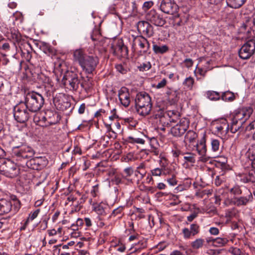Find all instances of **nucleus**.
<instances>
[{"mask_svg":"<svg viewBox=\"0 0 255 255\" xmlns=\"http://www.w3.org/2000/svg\"><path fill=\"white\" fill-rule=\"evenodd\" d=\"M221 98L225 102H231L235 100L236 97L234 93L227 91L222 93Z\"/></svg>","mask_w":255,"mask_h":255,"instance_id":"nucleus-32","label":"nucleus"},{"mask_svg":"<svg viewBox=\"0 0 255 255\" xmlns=\"http://www.w3.org/2000/svg\"><path fill=\"white\" fill-rule=\"evenodd\" d=\"M30 111L33 113L40 110L44 103L43 96L35 92L32 91L26 93L24 97V101L23 102Z\"/></svg>","mask_w":255,"mask_h":255,"instance_id":"nucleus-2","label":"nucleus"},{"mask_svg":"<svg viewBox=\"0 0 255 255\" xmlns=\"http://www.w3.org/2000/svg\"><path fill=\"white\" fill-rule=\"evenodd\" d=\"M124 161L125 162H129L134 160V156L133 154L129 153L126 156L123 157Z\"/></svg>","mask_w":255,"mask_h":255,"instance_id":"nucleus-63","label":"nucleus"},{"mask_svg":"<svg viewBox=\"0 0 255 255\" xmlns=\"http://www.w3.org/2000/svg\"><path fill=\"white\" fill-rule=\"evenodd\" d=\"M230 192L235 196H238L241 195L242 193V190L239 186H235L230 189Z\"/></svg>","mask_w":255,"mask_h":255,"instance_id":"nucleus-56","label":"nucleus"},{"mask_svg":"<svg viewBox=\"0 0 255 255\" xmlns=\"http://www.w3.org/2000/svg\"><path fill=\"white\" fill-rule=\"evenodd\" d=\"M151 68V64L150 62L142 63L138 66V69L141 72L147 71Z\"/></svg>","mask_w":255,"mask_h":255,"instance_id":"nucleus-48","label":"nucleus"},{"mask_svg":"<svg viewBox=\"0 0 255 255\" xmlns=\"http://www.w3.org/2000/svg\"><path fill=\"white\" fill-rule=\"evenodd\" d=\"M62 246V244H59L58 245L54 246L53 247V255H60L62 251L61 250V247Z\"/></svg>","mask_w":255,"mask_h":255,"instance_id":"nucleus-60","label":"nucleus"},{"mask_svg":"<svg viewBox=\"0 0 255 255\" xmlns=\"http://www.w3.org/2000/svg\"><path fill=\"white\" fill-rule=\"evenodd\" d=\"M194 83V79L191 77L186 78L183 82V85L187 87L188 90H192L193 84Z\"/></svg>","mask_w":255,"mask_h":255,"instance_id":"nucleus-45","label":"nucleus"},{"mask_svg":"<svg viewBox=\"0 0 255 255\" xmlns=\"http://www.w3.org/2000/svg\"><path fill=\"white\" fill-rule=\"evenodd\" d=\"M118 96L121 103L125 107H128L130 102V95L128 89L125 87H122L119 91Z\"/></svg>","mask_w":255,"mask_h":255,"instance_id":"nucleus-19","label":"nucleus"},{"mask_svg":"<svg viewBox=\"0 0 255 255\" xmlns=\"http://www.w3.org/2000/svg\"><path fill=\"white\" fill-rule=\"evenodd\" d=\"M55 91V89L53 87V84L50 85L48 86H45L44 87V92H45V95L48 98H52L53 100V98H54V92Z\"/></svg>","mask_w":255,"mask_h":255,"instance_id":"nucleus-35","label":"nucleus"},{"mask_svg":"<svg viewBox=\"0 0 255 255\" xmlns=\"http://www.w3.org/2000/svg\"><path fill=\"white\" fill-rule=\"evenodd\" d=\"M99 193V184H96L92 187L90 194L93 198H95L98 196Z\"/></svg>","mask_w":255,"mask_h":255,"instance_id":"nucleus-57","label":"nucleus"},{"mask_svg":"<svg viewBox=\"0 0 255 255\" xmlns=\"http://www.w3.org/2000/svg\"><path fill=\"white\" fill-rule=\"evenodd\" d=\"M93 210L94 211L99 217H105L107 215L108 205L103 202L100 203H93Z\"/></svg>","mask_w":255,"mask_h":255,"instance_id":"nucleus-22","label":"nucleus"},{"mask_svg":"<svg viewBox=\"0 0 255 255\" xmlns=\"http://www.w3.org/2000/svg\"><path fill=\"white\" fill-rule=\"evenodd\" d=\"M10 38L14 42L19 43L21 39V35L18 30L14 28L10 29Z\"/></svg>","mask_w":255,"mask_h":255,"instance_id":"nucleus-38","label":"nucleus"},{"mask_svg":"<svg viewBox=\"0 0 255 255\" xmlns=\"http://www.w3.org/2000/svg\"><path fill=\"white\" fill-rule=\"evenodd\" d=\"M84 50L82 49H78L75 50L73 52V60L77 62L80 66L86 58Z\"/></svg>","mask_w":255,"mask_h":255,"instance_id":"nucleus-25","label":"nucleus"},{"mask_svg":"<svg viewBox=\"0 0 255 255\" xmlns=\"http://www.w3.org/2000/svg\"><path fill=\"white\" fill-rule=\"evenodd\" d=\"M224 174V173H222L216 177L215 184L217 186H220L225 181V178L223 177Z\"/></svg>","mask_w":255,"mask_h":255,"instance_id":"nucleus-54","label":"nucleus"},{"mask_svg":"<svg viewBox=\"0 0 255 255\" xmlns=\"http://www.w3.org/2000/svg\"><path fill=\"white\" fill-rule=\"evenodd\" d=\"M112 49L115 55L123 57H127L128 55V47L125 45L122 39H119L115 45L112 46Z\"/></svg>","mask_w":255,"mask_h":255,"instance_id":"nucleus-16","label":"nucleus"},{"mask_svg":"<svg viewBox=\"0 0 255 255\" xmlns=\"http://www.w3.org/2000/svg\"><path fill=\"white\" fill-rule=\"evenodd\" d=\"M206 97L211 101H218L221 98V95L218 92L214 91H208L206 92Z\"/></svg>","mask_w":255,"mask_h":255,"instance_id":"nucleus-34","label":"nucleus"},{"mask_svg":"<svg viewBox=\"0 0 255 255\" xmlns=\"http://www.w3.org/2000/svg\"><path fill=\"white\" fill-rule=\"evenodd\" d=\"M19 170L17 165L10 160H5L0 165V173L9 178L16 177Z\"/></svg>","mask_w":255,"mask_h":255,"instance_id":"nucleus-7","label":"nucleus"},{"mask_svg":"<svg viewBox=\"0 0 255 255\" xmlns=\"http://www.w3.org/2000/svg\"><path fill=\"white\" fill-rule=\"evenodd\" d=\"M255 52V39L248 40L239 50V57L244 60L248 59Z\"/></svg>","mask_w":255,"mask_h":255,"instance_id":"nucleus-8","label":"nucleus"},{"mask_svg":"<svg viewBox=\"0 0 255 255\" xmlns=\"http://www.w3.org/2000/svg\"><path fill=\"white\" fill-rule=\"evenodd\" d=\"M247 154L252 162L255 160V143H252L250 146Z\"/></svg>","mask_w":255,"mask_h":255,"instance_id":"nucleus-43","label":"nucleus"},{"mask_svg":"<svg viewBox=\"0 0 255 255\" xmlns=\"http://www.w3.org/2000/svg\"><path fill=\"white\" fill-rule=\"evenodd\" d=\"M244 128L243 127V124L241 123L234 122V120H232L231 123L230 130L232 133H236L238 130L241 129L242 130Z\"/></svg>","mask_w":255,"mask_h":255,"instance_id":"nucleus-42","label":"nucleus"},{"mask_svg":"<svg viewBox=\"0 0 255 255\" xmlns=\"http://www.w3.org/2000/svg\"><path fill=\"white\" fill-rule=\"evenodd\" d=\"M247 0H227V4L233 8H239L246 2Z\"/></svg>","mask_w":255,"mask_h":255,"instance_id":"nucleus-30","label":"nucleus"},{"mask_svg":"<svg viewBox=\"0 0 255 255\" xmlns=\"http://www.w3.org/2000/svg\"><path fill=\"white\" fill-rule=\"evenodd\" d=\"M12 203L10 201L6 199L0 200V215L9 213L11 210Z\"/></svg>","mask_w":255,"mask_h":255,"instance_id":"nucleus-24","label":"nucleus"},{"mask_svg":"<svg viewBox=\"0 0 255 255\" xmlns=\"http://www.w3.org/2000/svg\"><path fill=\"white\" fill-rule=\"evenodd\" d=\"M223 0H207V3L209 6L212 5L216 6L219 8L222 5Z\"/></svg>","mask_w":255,"mask_h":255,"instance_id":"nucleus-51","label":"nucleus"},{"mask_svg":"<svg viewBox=\"0 0 255 255\" xmlns=\"http://www.w3.org/2000/svg\"><path fill=\"white\" fill-rule=\"evenodd\" d=\"M56 108L60 111H65L70 107L71 103L63 93H58L55 95L53 100Z\"/></svg>","mask_w":255,"mask_h":255,"instance_id":"nucleus-10","label":"nucleus"},{"mask_svg":"<svg viewBox=\"0 0 255 255\" xmlns=\"http://www.w3.org/2000/svg\"><path fill=\"white\" fill-rule=\"evenodd\" d=\"M244 120H248L253 112V109L251 107H245L239 108Z\"/></svg>","mask_w":255,"mask_h":255,"instance_id":"nucleus-33","label":"nucleus"},{"mask_svg":"<svg viewBox=\"0 0 255 255\" xmlns=\"http://www.w3.org/2000/svg\"><path fill=\"white\" fill-rule=\"evenodd\" d=\"M135 246L136 247L135 248V250L134 251V252H135L138 250H140L141 249L145 248L147 246V243L145 241L141 240L139 241L137 244H135Z\"/></svg>","mask_w":255,"mask_h":255,"instance_id":"nucleus-52","label":"nucleus"},{"mask_svg":"<svg viewBox=\"0 0 255 255\" xmlns=\"http://www.w3.org/2000/svg\"><path fill=\"white\" fill-rule=\"evenodd\" d=\"M189 122L186 119L181 120L180 122L171 128V133L176 137L182 135L188 128Z\"/></svg>","mask_w":255,"mask_h":255,"instance_id":"nucleus-15","label":"nucleus"},{"mask_svg":"<svg viewBox=\"0 0 255 255\" xmlns=\"http://www.w3.org/2000/svg\"><path fill=\"white\" fill-rule=\"evenodd\" d=\"M13 113L14 119L19 123L26 122L34 114L27 108L23 102H20L13 107Z\"/></svg>","mask_w":255,"mask_h":255,"instance_id":"nucleus-3","label":"nucleus"},{"mask_svg":"<svg viewBox=\"0 0 255 255\" xmlns=\"http://www.w3.org/2000/svg\"><path fill=\"white\" fill-rule=\"evenodd\" d=\"M91 38L93 41L99 40L101 38L100 32L98 29H95L91 35Z\"/></svg>","mask_w":255,"mask_h":255,"instance_id":"nucleus-53","label":"nucleus"},{"mask_svg":"<svg viewBox=\"0 0 255 255\" xmlns=\"http://www.w3.org/2000/svg\"><path fill=\"white\" fill-rule=\"evenodd\" d=\"M39 212L40 209H39L35 210L33 212H30V213L29 214L28 218H29V219L30 220V221H32L37 217Z\"/></svg>","mask_w":255,"mask_h":255,"instance_id":"nucleus-62","label":"nucleus"},{"mask_svg":"<svg viewBox=\"0 0 255 255\" xmlns=\"http://www.w3.org/2000/svg\"><path fill=\"white\" fill-rule=\"evenodd\" d=\"M160 8L165 13L173 15L177 12L179 7L174 0H162Z\"/></svg>","mask_w":255,"mask_h":255,"instance_id":"nucleus-11","label":"nucleus"},{"mask_svg":"<svg viewBox=\"0 0 255 255\" xmlns=\"http://www.w3.org/2000/svg\"><path fill=\"white\" fill-rule=\"evenodd\" d=\"M34 153V150L27 145L14 146L12 151V156L15 157L17 161L30 158L33 156Z\"/></svg>","mask_w":255,"mask_h":255,"instance_id":"nucleus-6","label":"nucleus"},{"mask_svg":"<svg viewBox=\"0 0 255 255\" xmlns=\"http://www.w3.org/2000/svg\"><path fill=\"white\" fill-rule=\"evenodd\" d=\"M183 63L185 64V66L187 68L191 67L193 66V60L190 58H186L185 59Z\"/></svg>","mask_w":255,"mask_h":255,"instance_id":"nucleus-64","label":"nucleus"},{"mask_svg":"<svg viewBox=\"0 0 255 255\" xmlns=\"http://www.w3.org/2000/svg\"><path fill=\"white\" fill-rule=\"evenodd\" d=\"M184 163L193 164L196 162V154L192 152L183 153Z\"/></svg>","mask_w":255,"mask_h":255,"instance_id":"nucleus-29","label":"nucleus"},{"mask_svg":"<svg viewBox=\"0 0 255 255\" xmlns=\"http://www.w3.org/2000/svg\"><path fill=\"white\" fill-rule=\"evenodd\" d=\"M149 139H150V145H151V152H153L155 155H158L159 153V149L158 148H156L155 147L153 146V145L152 144L154 142H156V141H157L155 137H153L150 138Z\"/></svg>","mask_w":255,"mask_h":255,"instance_id":"nucleus-50","label":"nucleus"},{"mask_svg":"<svg viewBox=\"0 0 255 255\" xmlns=\"http://www.w3.org/2000/svg\"><path fill=\"white\" fill-rule=\"evenodd\" d=\"M159 158V168L163 170V175L166 176L169 173H171V170L173 169L169 166L167 160L165 157L160 154Z\"/></svg>","mask_w":255,"mask_h":255,"instance_id":"nucleus-23","label":"nucleus"},{"mask_svg":"<svg viewBox=\"0 0 255 255\" xmlns=\"http://www.w3.org/2000/svg\"><path fill=\"white\" fill-rule=\"evenodd\" d=\"M135 108L137 113L141 116L145 117L150 114L152 107L151 98L145 92L138 93L134 99Z\"/></svg>","mask_w":255,"mask_h":255,"instance_id":"nucleus-1","label":"nucleus"},{"mask_svg":"<svg viewBox=\"0 0 255 255\" xmlns=\"http://www.w3.org/2000/svg\"><path fill=\"white\" fill-rule=\"evenodd\" d=\"M196 137L197 134L196 132L193 130H189L186 133L185 136V138L187 141H188L189 142L191 143L193 142Z\"/></svg>","mask_w":255,"mask_h":255,"instance_id":"nucleus-46","label":"nucleus"},{"mask_svg":"<svg viewBox=\"0 0 255 255\" xmlns=\"http://www.w3.org/2000/svg\"><path fill=\"white\" fill-rule=\"evenodd\" d=\"M61 83L66 89L74 91L79 88L80 81L76 73L67 71L63 77Z\"/></svg>","mask_w":255,"mask_h":255,"instance_id":"nucleus-4","label":"nucleus"},{"mask_svg":"<svg viewBox=\"0 0 255 255\" xmlns=\"http://www.w3.org/2000/svg\"><path fill=\"white\" fill-rule=\"evenodd\" d=\"M205 137H203L199 142L196 144V150L198 154L201 155L200 160L206 162L208 161L210 157L207 156V147L206 145Z\"/></svg>","mask_w":255,"mask_h":255,"instance_id":"nucleus-18","label":"nucleus"},{"mask_svg":"<svg viewBox=\"0 0 255 255\" xmlns=\"http://www.w3.org/2000/svg\"><path fill=\"white\" fill-rule=\"evenodd\" d=\"M234 120V122H238L241 123L242 124H244L246 120H244L242 115L241 114V112L240 110V109H238L236 111H235L234 117L232 119Z\"/></svg>","mask_w":255,"mask_h":255,"instance_id":"nucleus-40","label":"nucleus"},{"mask_svg":"<svg viewBox=\"0 0 255 255\" xmlns=\"http://www.w3.org/2000/svg\"><path fill=\"white\" fill-rule=\"evenodd\" d=\"M124 207H125L124 206H119L117 208L114 209L110 217H112L118 216V217L119 218H122V216L124 214L123 210H124Z\"/></svg>","mask_w":255,"mask_h":255,"instance_id":"nucleus-44","label":"nucleus"},{"mask_svg":"<svg viewBox=\"0 0 255 255\" xmlns=\"http://www.w3.org/2000/svg\"><path fill=\"white\" fill-rule=\"evenodd\" d=\"M133 38L132 42V49L133 51L138 50L140 55L149 54L150 44L148 40L141 35L134 36L132 35Z\"/></svg>","mask_w":255,"mask_h":255,"instance_id":"nucleus-5","label":"nucleus"},{"mask_svg":"<svg viewBox=\"0 0 255 255\" xmlns=\"http://www.w3.org/2000/svg\"><path fill=\"white\" fill-rule=\"evenodd\" d=\"M169 48L166 45L153 44V51L156 54H163L167 52Z\"/></svg>","mask_w":255,"mask_h":255,"instance_id":"nucleus-31","label":"nucleus"},{"mask_svg":"<svg viewBox=\"0 0 255 255\" xmlns=\"http://www.w3.org/2000/svg\"><path fill=\"white\" fill-rule=\"evenodd\" d=\"M128 139L129 142L132 143H136L138 144H143L145 143L144 139L140 137L129 136Z\"/></svg>","mask_w":255,"mask_h":255,"instance_id":"nucleus-49","label":"nucleus"},{"mask_svg":"<svg viewBox=\"0 0 255 255\" xmlns=\"http://www.w3.org/2000/svg\"><path fill=\"white\" fill-rule=\"evenodd\" d=\"M47 163V160L44 157H36L30 159L27 161L26 164L28 167L33 170H40L45 167Z\"/></svg>","mask_w":255,"mask_h":255,"instance_id":"nucleus-14","label":"nucleus"},{"mask_svg":"<svg viewBox=\"0 0 255 255\" xmlns=\"http://www.w3.org/2000/svg\"><path fill=\"white\" fill-rule=\"evenodd\" d=\"M137 28L138 31L146 36L150 37L154 34L152 26L147 21H140L137 23Z\"/></svg>","mask_w":255,"mask_h":255,"instance_id":"nucleus-17","label":"nucleus"},{"mask_svg":"<svg viewBox=\"0 0 255 255\" xmlns=\"http://www.w3.org/2000/svg\"><path fill=\"white\" fill-rule=\"evenodd\" d=\"M45 114L48 118V125H55L59 122V119L58 118V114L57 113H53L51 111H48L46 112Z\"/></svg>","mask_w":255,"mask_h":255,"instance_id":"nucleus-27","label":"nucleus"},{"mask_svg":"<svg viewBox=\"0 0 255 255\" xmlns=\"http://www.w3.org/2000/svg\"><path fill=\"white\" fill-rule=\"evenodd\" d=\"M200 232V226L197 224H192L190 229L185 228L182 230L184 239H189L191 236H194Z\"/></svg>","mask_w":255,"mask_h":255,"instance_id":"nucleus-21","label":"nucleus"},{"mask_svg":"<svg viewBox=\"0 0 255 255\" xmlns=\"http://www.w3.org/2000/svg\"><path fill=\"white\" fill-rule=\"evenodd\" d=\"M116 68L118 72L122 74H126L128 71V68L122 64L117 65L116 66Z\"/></svg>","mask_w":255,"mask_h":255,"instance_id":"nucleus-55","label":"nucleus"},{"mask_svg":"<svg viewBox=\"0 0 255 255\" xmlns=\"http://www.w3.org/2000/svg\"><path fill=\"white\" fill-rule=\"evenodd\" d=\"M99 60L96 55H91L86 56L80 66L82 70L87 74H92L95 70Z\"/></svg>","mask_w":255,"mask_h":255,"instance_id":"nucleus-9","label":"nucleus"},{"mask_svg":"<svg viewBox=\"0 0 255 255\" xmlns=\"http://www.w3.org/2000/svg\"><path fill=\"white\" fill-rule=\"evenodd\" d=\"M249 193L246 196L234 197L229 201L230 204L238 207L245 206L253 201V196L251 192L249 190Z\"/></svg>","mask_w":255,"mask_h":255,"instance_id":"nucleus-12","label":"nucleus"},{"mask_svg":"<svg viewBox=\"0 0 255 255\" xmlns=\"http://www.w3.org/2000/svg\"><path fill=\"white\" fill-rule=\"evenodd\" d=\"M37 79L39 83L44 84L45 85V86H48L53 84V83L50 78L42 73L38 75Z\"/></svg>","mask_w":255,"mask_h":255,"instance_id":"nucleus-36","label":"nucleus"},{"mask_svg":"<svg viewBox=\"0 0 255 255\" xmlns=\"http://www.w3.org/2000/svg\"><path fill=\"white\" fill-rule=\"evenodd\" d=\"M240 30L242 32L247 31L249 34H251L252 31L255 30V19L249 16L246 17L245 21L240 27Z\"/></svg>","mask_w":255,"mask_h":255,"instance_id":"nucleus-20","label":"nucleus"},{"mask_svg":"<svg viewBox=\"0 0 255 255\" xmlns=\"http://www.w3.org/2000/svg\"><path fill=\"white\" fill-rule=\"evenodd\" d=\"M215 128L217 134L225 135L229 130V125L226 120H224L221 124H217Z\"/></svg>","mask_w":255,"mask_h":255,"instance_id":"nucleus-26","label":"nucleus"},{"mask_svg":"<svg viewBox=\"0 0 255 255\" xmlns=\"http://www.w3.org/2000/svg\"><path fill=\"white\" fill-rule=\"evenodd\" d=\"M174 25L176 26H180L183 24V21L182 20L179 18V15L177 13H174Z\"/></svg>","mask_w":255,"mask_h":255,"instance_id":"nucleus-61","label":"nucleus"},{"mask_svg":"<svg viewBox=\"0 0 255 255\" xmlns=\"http://www.w3.org/2000/svg\"><path fill=\"white\" fill-rule=\"evenodd\" d=\"M211 145L212 150L214 152H217L219 150L220 147V142L219 140L216 139H212L211 141Z\"/></svg>","mask_w":255,"mask_h":255,"instance_id":"nucleus-47","label":"nucleus"},{"mask_svg":"<svg viewBox=\"0 0 255 255\" xmlns=\"http://www.w3.org/2000/svg\"><path fill=\"white\" fill-rule=\"evenodd\" d=\"M242 180L245 183L255 182V168H253L250 170L249 172L243 176Z\"/></svg>","mask_w":255,"mask_h":255,"instance_id":"nucleus-28","label":"nucleus"},{"mask_svg":"<svg viewBox=\"0 0 255 255\" xmlns=\"http://www.w3.org/2000/svg\"><path fill=\"white\" fill-rule=\"evenodd\" d=\"M214 242V246L221 247L226 246L229 242V240L226 238H217Z\"/></svg>","mask_w":255,"mask_h":255,"instance_id":"nucleus-41","label":"nucleus"},{"mask_svg":"<svg viewBox=\"0 0 255 255\" xmlns=\"http://www.w3.org/2000/svg\"><path fill=\"white\" fill-rule=\"evenodd\" d=\"M151 173L152 176H160L163 175V170L159 167L155 168L151 170Z\"/></svg>","mask_w":255,"mask_h":255,"instance_id":"nucleus-58","label":"nucleus"},{"mask_svg":"<svg viewBox=\"0 0 255 255\" xmlns=\"http://www.w3.org/2000/svg\"><path fill=\"white\" fill-rule=\"evenodd\" d=\"M166 181L170 186H174L177 184V181L176 179V174L173 170H171V173L167 175Z\"/></svg>","mask_w":255,"mask_h":255,"instance_id":"nucleus-37","label":"nucleus"},{"mask_svg":"<svg viewBox=\"0 0 255 255\" xmlns=\"http://www.w3.org/2000/svg\"><path fill=\"white\" fill-rule=\"evenodd\" d=\"M33 120L35 123L40 122V124H42L41 126L43 127H47L49 125L48 124V118L46 116L43 117L40 120H37L36 118H34Z\"/></svg>","mask_w":255,"mask_h":255,"instance_id":"nucleus-59","label":"nucleus"},{"mask_svg":"<svg viewBox=\"0 0 255 255\" xmlns=\"http://www.w3.org/2000/svg\"><path fill=\"white\" fill-rule=\"evenodd\" d=\"M204 243V239L198 238L191 243V247L193 250H198L203 247Z\"/></svg>","mask_w":255,"mask_h":255,"instance_id":"nucleus-39","label":"nucleus"},{"mask_svg":"<svg viewBox=\"0 0 255 255\" xmlns=\"http://www.w3.org/2000/svg\"><path fill=\"white\" fill-rule=\"evenodd\" d=\"M146 20L157 26H162L165 23V20L159 14L154 10H151L146 16Z\"/></svg>","mask_w":255,"mask_h":255,"instance_id":"nucleus-13","label":"nucleus"}]
</instances>
